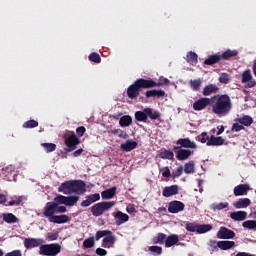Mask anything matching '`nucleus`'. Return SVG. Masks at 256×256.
Listing matches in <instances>:
<instances>
[{"mask_svg": "<svg viewBox=\"0 0 256 256\" xmlns=\"http://www.w3.org/2000/svg\"><path fill=\"white\" fill-rule=\"evenodd\" d=\"M212 113L217 117H227L233 109V101L228 94H216L211 97Z\"/></svg>", "mask_w": 256, "mask_h": 256, "instance_id": "f257e3e1", "label": "nucleus"}, {"mask_svg": "<svg viewBox=\"0 0 256 256\" xmlns=\"http://www.w3.org/2000/svg\"><path fill=\"white\" fill-rule=\"evenodd\" d=\"M141 89H149V84L145 78H138L127 88L126 95L128 99H137L141 93Z\"/></svg>", "mask_w": 256, "mask_h": 256, "instance_id": "f03ea898", "label": "nucleus"}, {"mask_svg": "<svg viewBox=\"0 0 256 256\" xmlns=\"http://www.w3.org/2000/svg\"><path fill=\"white\" fill-rule=\"evenodd\" d=\"M115 207V201H102L94 204L90 211L93 215V217H101L105 212L110 211V209H113Z\"/></svg>", "mask_w": 256, "mask_h": 256, "instance_id": "7ed1b4c3", "label": "nucleus"}, {"mask_svg": "<svg viewBox=\"0 0 256 256\" xmlns=\"http://www.w3.org/2000/svg\"><path fill=\"white\" fill-rule=\"evenodd\" d=\"M101 237H104L102 240V247H111L115 243V236L111 230H99L96 232L95 240L99 241Z\"/></svg>", "mask_w": 256, "mask_h": 256, "instance_id": "20e7f679", "label": "nucleus"}, {"mask_svg": "<svg viewBox=\"0 0 256 256\" xmlns=\"http://www.w3.org/2000/svg\"><path fill=\"white\" fill-rule=\"evenodd\" d=\"M61 253V246L58 243L44 244L39 248V255L57 256Z\"/></svg>", "mask_w": 256, "mask_h": 256, "instance_id": "39448f33", "label": "nucleus"}, {"mask_svg": "<svg viewBox=\"0 0 256 256\" xmlns=\"http://www.w3.org/2000/svg\"><path fill=\"white\" fill-rule=\"evenodd\" d=\"M54 201H57V203H63L66 207H74V205H77V202L79 201V196L57 195L54 198Z\"/></svg>", "mask_w": 256, "mask_h": 256, "instance_id": "423d86ee", "label": "nucleus"}, {"mask_svg": "<svg viewBox=\"0 0 256 256\" xmlns=\"http://www.w3.org/2000/svg\"><path fill=\"white\" fill-rule=\"evenodd\" d=\"M173 151L176 154V159H178V161H187V159L194 153L189 149H183L181 146H174Z\"/></svg>", "mask_w": 256, "mask_h": 256, "instance_id": "0eeeda50", "label": "nucleus"}, {"mask_svg": "<svg viewBox=\"0 0 256 256\" xmlns=\"http://www.w3.org/2000/svg\"><path fill=\"white\" fill-rule=\"evenodd\" d=\"M79 143H81V141L77 138V135H75V133L68 136L65 139V145L66 147H68L67 149H65L66 153H71V151H75Z\"/></svg>", "mask_w": 256, "mask_h": 256, "instance_id": "6e6552de", "label": "nucleus"}, {"mask_svg": "<svg viewBox=\"0 0 256 256\" xmlns=\"http://www.w3.org/2000/svg\"><path fill=\"white\" fill-rule=\"evenodd\" d=\"M87 184L83 180H72V194L83 195L87 190Z\"/></svg>", "mask_w": 256, "mask_h": 256, "instance_id": "1a4fd4ad", "label": "nucleus"}, {"mask_svg": "<svg viewBox=\"0 0 256 256\" xmlns=\"http://www.w3.org/2000/svg\"><path fill=\"white\" fill-rule=\"evenodd\" d=\"M55 213H57V203H55V201L47 202L44 207L43 216L51 221V218L55 216Z\"/></svg>", "mask_w": 256, "mask_h": 256, "instance_id": "9d476101", "label": "nucleus"}, {"mask_svg": "<svg viewBox=\"0 0 256 256\" xmlns=\"http://www.w3.org/2000/svg\"><path fill=\"white\" fill-rule=\"evenodd\" d=\"M211 106V98L203 97L199 100H196L192 104V108L194 111H203V109H207V107Z\"/></svg>", "mask_w": 256, "mask_h": 256, "instance_id": "9b49d317", "label": "nucleus"}, {"mask_svg": "<svg viewBox=\"0 0 256 256\" xmlns=\"http://www.w3.org/2000/svg\"><path fill=\"white\" fill-rule=\"evenodd\" d=\"M181 211H185V204L181 201L173 200L168 205L169 213H181Z\"/></svg>", "mask_w": 256, "mask_h": 256, "instance_id": "f8f14e48", "label": "nucleus"}, {"mask_svg": "<svg viewBox=\"0 0 256 256\" xmlns=\"http://www.w3.org/2000/svg\"><path fill=\"white\" fill-rule=\"evenodd\" d=\"M97 201H101V194L94 193L86 196V199L81 202V207H90L93 203H97Z\"/></svg>", "mask_w": 256, "mask_h": 256, "instance_id": "ddd939ff", "label": "nucleus"}, {"mask_svg": "<svg viewBox=\"0 0 256 256\" xmlns=\"http://www.w3.org/2000/svg\"><path fill=\"white\" fill-rule=\"evenodd\" d=\"M58 193L73 195V180L65 181L58 187Z\"/></svg>", "mask_w": 256, "mask_h": 256, "instance_id": "4468645a", "label": "nucleus"}, {"mask_svg": "<svg viewBox=\"0 0 256 256\" xmlns=\"http://www.w3.org/2000/svg\"><path fill=\"white\" fill-rule=\"evenodd\" d=\"M207 147H221L225 145V139L221 136H210V139L206 142Z\"/></svg>", "mask_w": 256, "mask_h": 256, "instance_id": "2eb2a0df", "label": "nucleus"}, {"mask_svg": "<svg viewBox=\"0 0 256 256\" xmlns=\"http://www.w3.org/2000/svg\"><path fill=\"white\" fill-rule=\"evenodd\" d=\"M235 237V233L233 230H229L227 227H220L217 232L218 239H233Z\"/></svg>", "mask_w": 256, "mask_h": 256, "instance_id": "dca6fc26", "label": "nucleus"}, {"mask_svg": "<svg viewBox=\"0 0 256 256\" xmlns=\"http://www.w3.org/2000/svg\"><path fill=\"white\" fill-rule=\"evenodd\" d=\"M146 80H147L149 89H153L154 87H163V85H169V79L164 78L163 76L159 78L158 82L151 78Z\"/></svg>", "mask_w": 256, "mask_h": 256, "instance_id": "f3484780", "label": "nucleus"}, {"mask_svg": "<svg viewBox=\"0 0 256 256\" xmlns=\"http://www.w3.org/2000/svg\"><path fill=\"white\" fill-rule=\"evenodd\" d=\"M176 145H180V147L183 149H197V144L195 142L191 141L189 138H180L176 141Z\"/></svg>", "mask_w": 256, "mask_h": 256, "instance_id": "a211bd4d", "label": "nucleus"}, {"mask_svg": "<svg viewBox=\"0 0 256 256\" xmlns=\"http://www.w3.org/2000/svg\"><path fill=\"white\" fill-rule=\"evenodd\" d=\"M251 188L249 187V184H240V185H237L235 188H234V195L235 197H241L243 195H247V193H249V190Z\"/></svg>", "mask_w": 256, "mask_h": 256, "instance_id": "6ab92c4d", "label": "nucleus"}, {"mask_svg": "<svg viewBox=\"0 0 256 256\" xmlns=\"http://www.w3.org/2000/svg\"><path fill=\"white\" fill-rule=\"evenodd\" d=\"M137 145H138L137 142L131 139H128L120 145V149H122V151H125V153H129L133 151V149H137Z\"/></svg>", "mask_w": 256, "mask_h": 256, "instance_id": "aec40b11", "label": "nucleus"}, {"mask_svg": "<svg viewBox=\"0 0 256 256\" xmlns=\"http://www.w3.org/2000/svg\"><path fill=\"white\" fill-rule=\"evenodd\" d=\"M179 193V186L172 185L164 187L162 191L163 197H173V195H177Z\"/></svg>", "mask_w": 256, "mask_h": 256, "instance_id": "412c9836", "label": "nucleus"}, {"mask_svg": "<svg viewBox=\"0 0 256 256\" xmlns=\"http://www.w3.org/2000/svg\"><path fill=\"white\" fill-rule=\"evenodd\" d=\"M114 219L116 221V225H123V223H127L129 221V215L123 213L122 211H117L113 214Z\"/></svg>", "mask_w": 256, "mask_h": 256, "instance_id": "4be33fe9", "label": "nucleus"}, {"mask_svg": "<svg viewBox=\"0 0 256 256\" xmlns=\"http://www.w3.org/2000/svg\"><path fill=\"white\" fill-rule=\"evenodd\" d=\"M71 221V218L68 215L62 214V215H54L50 219V223H56L58 225H61L63 223H69Z\"/></svg>", "mask_w": 256, "mask_h": 256, "instance_id": "5701e85b", "label": "nucleus"}, {"mask_svg": "<svg viewBox=\"0 0 256 256\" xmlns=\"http://www.w3.org/2000/svg\"><path fill=\"white\" fill-rule=\"evenodd\" d=\"M115 195H117V187L115 186L101 192V197L103 200L113 199Z\"/></svg>", "mask_w": 256, "mask_h": 256, "instance_id": "b1692460", "label": "nucleus"}, {"mask_svg": "<svg viewBox=\"0 0 256 256\" xmlns=\"http://www.w3.org/2000/svg\"><path fill=\"white\" fill-rule=\"evenodd\" d=\"M41 245V240L35 238H26L24 240L25 249H34V247H39Z\"/></svg>", "mask_w": 256, "mask_h": 256, "instance_id": "393cba45", "label": "nucleus"}, {"mask_svg": "<svg viewBox=\"0 0 256 256\" xmlns=\"http://www.w3.org/2000/svg\"><path fill=\"white\" fill-rule=\"evenodd\" d=\"M220 61H221V54L217 53V54L209 55L208 58L205 59L204 65L213 66V65H217V63H220Z\"/></svg>", "mask_w": 256, "mask_h": 256, "instance_id": "a878e982", "label": "nucleus"}, {"mask_svg": "<svg viewBox=\"0 0 256 256\" xmlns=\"http://www.w3.org/2000/svg\"><path fill=\"white\" fill-rule=\"evenodd\" d=\"M219 88L215 84H208L203 88L202 95L204 97H209V95H213V93H218Z\"/></svg>", "mask_w": 256, "mask_h": 256, "instance_id": "bb28decb", "label": "nucleus"}, {"mask_svg": "<svg viewBox=\"0 0 256 256\" xmlns=\"http://www.w3.org/2000/svg\"><path fill=\"white\" fill-rule=\"evenodd\" d=\"M158 157L160 159H168V161H173L175 159V154L173 151L167 149L159 150Z\"/></svg>", "mask_w": 256, "mask_h": 256, "instance_id": "cd10ccee", "label": "nucleus"}, {"mask_svg": "<svg viewBox=\"0 0 256 256\" xmlns=\"http://www.w3.org/2000/svg\"><path fill=\"white\" fill-rule=\"evenodd\" d=\"M146 116L147 119H151V121H157V119H161V112L153 108H146Z\"/></svg>", "mask_w": 256, "mask_h": 256, "instance_id": "c85d7f7f", "label": "nucleus"}, {"mask_svg": "<svg viewBox=\"0 0 256 256\" xmlns=\"http://www.w3.org/2000/svg\"><path fill=\"white\" fill-rule=\"evenodd\" d=\"M179 243V235L171 234L166 236L165 247H173V245H177Z\"/></svg>", "mask_w": 256, "mask_h": 256, "instance_id": "c756f323", "label": "nucleus"}, {"mask_svg": "<svg viewBox=\"0 0 256 256\" xmlns=\"http://www.w3.org/2000/svg\"><path fill=\"white\" fill-rule=\"evenodd\" d=\"M251 205V199L249 198H240L234 203L235 209H245Z\"/></svg>", "mask_w": 256, "mask_h": 256, "instance_id": "7c9ffc66", "label": "nucleus"}, {"mask_svg": "<svg viewBox=\"0 0 256 256\" xmlns=\"http://www.w3.org/2000/svg\"><path fill=\"white\" fill-rule=\"evenodd\" d=\"M146 99H151V97H157L160 99V97H165V92L163 90H148L145 92Z\"/></svg>", "mask_w": 256, "mask_h": 256, "instance_id": "2f4dec72", "label": "nucleus"}, {"mask_svg": "<svg viewBox=\"0 0 256 256\" xmlns=\"http://www.w3.org/2000/svg\"><path fill=\"white\" fill-rule=\"evenodd\" d=\"M237 123H240V125H244V127H251L253 125V117L249 115H244L238 119H236Z\"/></svg>", "mask_w": 256, "mask_h": 256, "instance_id": "473e14b6", "label": "nucleus"}, {"mask_svg": "<svg viewBox=\"0 0 256 256\" xmlns=\"http://www.w3.org/2000/svg\"><path fill=\"white\" fill-rule=\"evenodd\" d=\"M134 117L139 123H147V109L145 108L142 111H136Z\"/></svg>", "mask_w": 256, "mask_h": 256, "instance_id": "72a5a7b5", "label": "nucleus"}, {"mask_svg": "<svg viewBox=\"0 0 256 256\" xmlns=\"http://www.w3.org/2000/svg\"><path fill=\"white\" fill-rule=\"evenodd\" d=\"M230 217L233 221H245L247 219V212L245 211H236L230 214Z\"/></svg>", "mask_w": 256, "mask_h": 256, "instance_id": "f704fd0d", "label": "nucleus"}, {"mask_svg": "<svg viewBox=\"0 0 256 256\" xmlns=\"http://www.w3.org/2000/svg\"><path fill=\"white\" fill-rule=\"evenodd\" d=\"M239 52L237 50H226L223 54H220V59H224V61H229V59L233 57H237Z\"/></svg>", "mask_w": 256, "mask_h": 256, "instance_id": "c9c22d12", "label": "nucleus"}, {"mask_svg": "<svg viewBox=\"0 0 256 256\" xmlns=\"http://www.w3.org/2000/svg\"><path fill=\"white\" fill-rule=\"evenodd\" d=\"M217 247L222 251H228V249H233V247H235V243L233 241H218Z\"/></svg>", "mask_w": 256, "mask_h": 256, "instance_id": "e433bc0d", "label": "nucleus"}, {"mask_svg": "<svg viewBox=\"0 0 256 256\" xmlns=\"http://www.w3.org/2000/svg\"><path fill=\"white\" fill-rule=\"evenodd\" d=\"M2 219L5 221V223H17L19 221V218L15 216L13 213H4L2 214Z\"/></svg>", "mask_w": 256, "mask_h": 256, "instance_id": "4c0bfd02", "label": "nucleus"}, {"mask_svg": "<svg viewBox=\"0 0 256 256\" xmlns=\"http://www.w3.org/2000/svg\"><path fill=\"white\" fill-rule=\"evenodd\" d=\"M133 123V118L130 115H124L119 120L120 127H129Z\"/></svg>", "mask_w": 256, "mask_h": 256, "instance_id": "58836bf2", "label": "nucleus"}, {"mask_svg": "<svg viewBox=\"0 0 256 256\" xmlns=\"http://www.w3.org/2000/svg\"><path fill=\"white\" fill-rule=\"evenodd\" d=\"M213 229L211 224H198L197 233L203 235V233H209Z\"/></svg>", "mask_w": 256, "mask_h": 256, "instance_id": "ea45409f", "label": "nucleus"}, {"mask_svg": "<svg viewBox=\"0 0 256 256\" xmlns=\"http://www.w3.org/2000/svg\"><path fill=\"white\" fill-rule=\"evenodd\" d=\"M184 173H186V175H191L193 173H195V162L190 161L184 164Z\"/></svg>", "mask_w": 256, "mask_h": 256, "instance_id": "a19ab883", "label": "nucleus"}, {"mask_svg": "<svg viewBox=\"0 0 256 256\" xmlns=\"http://www.w3.org/2000/svg\"><path fill=\"white\" fill-rule=\"evenodd\" d=\"M167 240V235L163 233H158L157 236L153 239L155 245H163Z\"/></svg>", "mask_w": 256, "mask_h": 256, "instance_id": "79ce46f5", "label": "nucleus"}, {"mask_svg": "<svg viewBox=\"0 0 256 256\" xmlns=\"http://www.w3.org/2000/svg\"><path fill=\"white\" fill-rule=\"evenodd\" d=\"M41 147H43L44 151L47 153H53L57 149V145L55 143H42Z\"/></svg>", "mask_w": 256, "mask_h": 256, "instance_id": "37998d69", "label": "nucleus"}, {"mask_svg": "<svg viewBox=\"0 0 256 256\" xmlns=\"http://www.w3.org/2000/svg\"><path fill=\"white\" fill-rule=\"evenodd\" d=\"M229 207V202H220L212 204L213 211H222V209H227Z\"/></svg>", "mask_w": 256, "mask_h": 256, "instance_id": "c03bdc74", "label": "nucleus"}, {"mask_svg": "<svg viewBox=\"0 0 256 256\" xmlns=\"http://www.w3.org/2000/svg\"><path fill=\"white\" fill-rule=\"evenodd\" d=\"M197 59L198 56L195 52H189L187 54V63H190V65H197Z\"/></svg>", "mask_w": 256, "mask_h": 256, "instance_id": "a18cd8bd", "label": "nucleus"}, {"mask_svg": "<svg viewBox=\"0 0 256 256\" xmlns=\"http://www.w3.org/2000/svg\"><path fill=\"white\" fill-rule=\"evenodd\" d=\"M83 247H85V249H91V247H95V237L92 236L85 239L83 242Z\"/></svg>", "mask_w": 256, "mask_h": 256, "instance_id": "49530a36", "label": "nucleus"}, {"mask_svg": "<svg viewBox=\"0 0 256 256\" xmlns=\"http://www.w3.org/2000/svg\"><path fill=\"white\" fill-rule=\"evenodd\" d=\"M35 127H39V122L36 120H28L23 124L24 129H35Z\"/></svg>", "mask_w": 256, "mask_h": 256, "instance_id": "de8ad7c7", "label": "nucleus"}, {"mask_svg": "<svg viewBox=\"0 0 256 256\" xmlns=\"http://www.w3.org/2000/svg\"><path fill=\"white\" fill-rule=\"evenodd\" d=\"M251 79H253V76L251 75V70L246 69L242 73V83H249V81H251Z\"/></svg>", "mask_w": 256, "mask_h": 256, "instance_id": "09e8293b", "label": "nucleus"}, {"mask_svg": "<svg viewBox=\"0 0 256 256\" xmlns=\"http://www.w3.org/2000/svg\"><path fill=\"white\" fill-rule=\"evenodd\" d=\"M89 61H91L92 63H101V56L99 55V53L96 52H92L90 53V55L88 56Z\"/></svg>", "mask_w": 256, "mask_h": 256, "instance_id": "8fccbe9b", "label": "nucleus"}, {"mask_svg": "<svg viewBox=\"0 0 256 256\" xmlns=\"http://www.w3.org/2000/svg\"><path fill=\"white\" fill-rule=\"evenodd\" d=\"M198 225L197 223H192V222H188L185 225V229L186 231H189L190 233H197V229H198Z\"/></svg>", "mask_w": 256, "mask_h": 256, "instance_id": "3c124183", "label": "nucleus"}, {"mask_svg": "<svg viewBox=\"0 0 256 256\" xmlns=\"http://www.w3.org/2000/svg\"><path fill=\"white\" fill-rule=\"evenodd\" d=\"M242 227H244V229L254 230V229H256V220L245 221L242 223Z\"/></svg>", "mask_w": 256, "mask_h": 256, "instance_id": "603ef678", "label": "nucleus"}, {"mask_svg": "<svg viewBox=\"0 0 256 256\" xmlns=\"http://www.w3.org/2000/svg\"><path fill=\"white\" fill-rule=\"evenodd\" d=\"M190 87L193 91H199L201 89V80H190Z\"/></svg>", "mask_w": 256, "mask_h": 256, "instance_id": "864d4df0", "label": "nucleus"}, {"mask_svg": "<svg viewBox=\"0 0 256 256\" xmlns=\"http://www.w3.org/2000/svg\"><path fill=\"white\" fill-rule=\"evenodd\" d=\"M183 175V166H178L176 170L172 171V179H177Z\"/></svg>", "mask_w": 256, "mask_h": 256, "instance_id": "5fc2aeb1", "label": "nucleus"}, {"mask_svg": "<svg viewBox=\"0 0 256 256\" xmlns=\"http://www.w3.org/2000/svg\"><path fill=\"white\" fill-rule=\"evenodd\" d=\"M148 251H150V253H155V255H161L163 253V248L160 246H150Z\"/></svg>", "mask_w": 256, "mask_h": 256, "instance_id": "6e6d98bb", "label": "nucleus"}, {"mask_svg": "<svg viewBox=\"0 0 256 256\" xmlns=\"http://www.w3.org/2000/svg\"><path fill=\"white\" fill-rule=\"evenodd\" d=\"M231 79L229 78V74L227 73H222L219 77V82L223 83L224 85H227L230 83Z\"/></svg>", "mask_w": 256, "mask_h": 256, "instance_id": "4d7b16f0", "label": "nucleus"}, {"mask_svg": "<svg viewBox=\"0 0 256 256\" xmlns=\"http://www.w3.org/2000/svg\"><path fill=\"white\" fill-rule=\"evenodd\" d=\"M54 202L56 203V213H67V207L59 206L63 205V203H59L57 200H54Z\"/></svg>", "mask_w": 256, "mask_h": 256, "instance_id": "13d9d810", "label": "nucleus"}, {"mask_svg": "<svg viewBox=\"0 0 256 256\" xmlns=\"http://www.w3.org/2000/svg\"><path fill=\"white\" fill-rule=\"evenodd\" d=\"M209 139H211V137H209V135H207V132H202L200 134V136H198V141H200V143L207 144V141H209Z\"/></svg>", "mask_w": 256, "mask_h": 256, "instance_id": "bf43d9fd", "label": "nucleus"}, {"mask_svg": "<svg viewBox=\"0 0 256 256\" xmlns=\"http://www.w3.org/2000/svg\"><path fill=\"white\" fill-rule=\"evenodd\" d=\"M160 171L163 177H166V178L172 177V173H171V170H169V167H164Z\"/></svg>", "mask_w": 256, "mask_h": 256, "instance_id": "052dcab7", "label": "nucleus"}, {"mask_svg": "<svg viewBox=\"0 0 256 256\" xmlns=\"http://www.w3.org/2000/svg\"><path fill=\"white\" fill-rule=\"evenodd\" d=\"M21 203H23V197L20 196L16 200L9 201L8 205L13 207V205H21Z\"/></svg>", "mask_w": 256, "mask_h": 256, "instance_id": "680f3d73", "label": "nucleus"}, {"mask_svg": "<svg viewBox=\"0 0 256 256\" xmlns=\"http://www.w3.org/2000/svg\"><path fill=\"white\" fill-rule=\"evenodd\" d=\"M243 129H245V126H243L242 124H239V122L238 123H234L232 125V131L239 132V131H243Z\"/></svg>", "mask_w": 256, "mask_h": 256, "instance_id": "e2e57ef3", "label": "nucleus"}, {"mask_svg": "<svg viewBox=\"0 0 256 256\" xmlns=\"http://www.w3.org/2000/svg\"><path fill=\"white\" fill-rule=\"evenodd\" d=\"M85 126H79L77 129H76V133L78 135V137H83V135H85Z\"/></svg>", "mask_w": 256, "mask_h": 256, "instance_id": "0e129e2a", "label": "nucleus"}, {"mask_svg": "<svg viewBox=\"0 0 256 256\" xmlns=\"http://www.w3.org/2000/svg\"><path fill=\"white\" fill-rule=\"evenodd\" d=\"M48 241H57L59 239L58 233L48 234L47 236Z\"/></svg>", "mask_w": 256, "mask_h": 256, "instance_id": "69168bd1", "label": "nucleus"}, {"mask_svg": "<svg viewBox=\"0 0 256 256\" xmlns=\"http://www.w3.org/2000/svg\"><path fill=\"white\" fill-rule=\"evenodd\" d=\"M96 254L100 255V256H105V255H107V250H105L103 248H97L96 249Z\"/></svg>", "mask_w": 256, "mask_h": 256, "instance_id": "338daca9", "label": "nucleus"}, {"mask_svg": "<svg viewBox=\"0 0 256 256\" xmlns=\"http://www.w3.org/2000/svg\"><path fill=\"white\" fill-rule=\"evenodd\" d=\"M235 256H255V255L249 254L247 252H238Z\"/></svg>", "mask_w": 256, "mask_h": 256, "instance_id": "774afa93", "label": "nucleus"}]
</instances>
